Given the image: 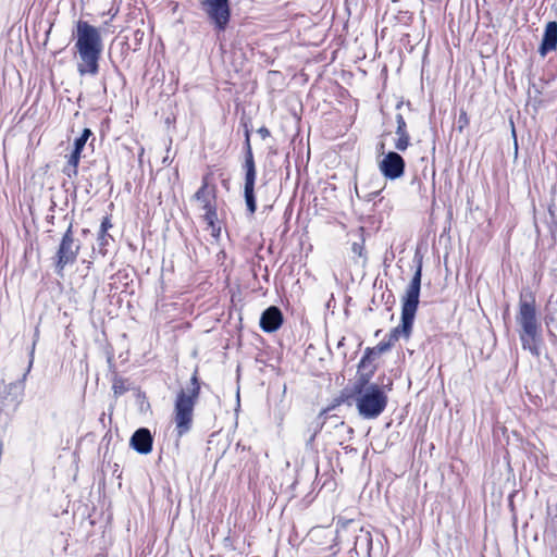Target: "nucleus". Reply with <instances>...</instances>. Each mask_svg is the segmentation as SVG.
I'll return each mask as SVG.
<instances>
[{"instance_id": "nucleus-21", "label": "nucleus", "mask_w": 557, "mask_h": 557, "mask_svg": "<svg viewBox=\"0 0 557 557\" xmlns=\"http://www.w3.org/2000/svg\"><path fill=\"white\" fill-rule=\"evenodd\" d=\"M351 250L358 255L359 257H361L363 255V245L360 244V243H354L352 246H351Z\"/></svg>"}, {"instance_id": "nucleus-22", "label": "nucleus", "mask_w": 557, "mask_h": 557, "mask_svg": "<svg viewBox=\"0 0 557 557\" xmlns=\"http://www.w3.org/2000/svg\"><path fill=\"white\" fill-rule=\"evenodd\" d=\"M322 532H324V530H323V529H321V528H313V529L310 531L309 535H310V537H311V539H315V537L320 536V534H321Z\"/></svg>"}, {"instance_id": "nucleus-2", "label": "nucleus", "mask_w": 557, "mask_h": 557, "mask_svg": "<svg viewBox=\"0 0 557 557\" xmlns=\"http://www.w3.org/2000/svg\"><path fill=\"white\" fill-rule=\"evenodd\" d=\"M74 38L78 74L96 76L99 72V60L103 49L99 29L86 21H78Z\"/></svg>"}, {"instance_id": "nucleus-25", "label": "nucleus", "mask_w": 557, "mask_h": 557, "mask_svg": "<svg viewBox=\"0 0 557 557\" xmlns=\"http://www.w3.org/2000/svg\"><path fill=\"white\" fill-rule=\"evenodd\" d=\"M512 135L516 137V131L512 128ZM515 146L517 147V140L515 139Z\"/></svg>"}, {"instance_id": "nucleus-5", "label": "nucleus", "mask_w": 557, "mask_h": 557, "mask_svg": "<svg viewBox=\"0 0 557 557\" xmlns=\"http://www.w3.org/2000/svg\"><path fill=\"white\" fill-rule=\"evenodd\" d=\"M367 380L354 387L352 397L361 417L374 419L379 417L387 405V396L377 384H367Z\"/></svg>"}, {"instance_id": "nucleus-15", "label": "nucleus", "mask_w": 557, "mask_h": 557, "mask_svg": "<svg viewBox=\"0 0 557 557\" xmlns=\"http://www.w3.org/2000/svg\"><path fill=\"white\" fill-rule=\"evenodd\" d=\"M205 210L203 219L208 224V227L211 230V235L218 237L221 231V227L218 223V216L214 208L211 206L209 208H202Z\"/></svg>"}, {"instance_id": "nucleus-14", "label": "nucleus", "mask_w": 557, "mask_h": 557, "mask_svg": "<svg viewBox=\"0 0 557 557\" xmlns=\"http://www.w3.org/2000/svg\"><path fill=\"white\" fill-rule=\"evenodd\" d=\"M82 153L77 151H72L67 157L66 164L63 168V173L70 177H76L78 173V163L81 160Z\"/></svg>"}, {"instance_id": "nucleus-10", "label": "nucleus", "mask_w": 557, "mask_h": 557, "mask_svg": "<svg viewBox=\"0 0 557 557\" xmlns=\"http://www.w3.org/2000/svg\"><path fill=\"white\" fill-rule=\"evenodd\" d=\"M557 49V22H548L545 26L542 42L539 47V53L541 57H545L547 53L553 52Z\"/></svg>"}, {"instance_id": "nucleus-18", "label": "nucleus", "mask_w": 557, "mask_h": 557, "mask_svg": "<svg viewBox=\"0 0 557 557\" xmlns=\"http://www.w3.org/2000/svg\"><path fill=\"white\" fill-rule=\"evenodd\" d=\"M112 227V223L110 221V219L108 216L103 218L102 222H101V226H100V237L99 239L101 240V243H106V234L108 232V230H110Z\"/></svg>"}, {"instance_id": "nucleus-19", "label": "nucleus", "mask_w": 557, "mask_h": 557, "mask_svg": "<svg viewBox=\"0 0 557 557\" xmlns=\"http://www.w3.org/2000/svg\"><path fill=\"white\" fill-rule=\"evenodd\" d=\"M396 123H397L396 134H408L407 125H406V122L401 114L396 115Z\"/></svg>"}, {"instance_id": "nucleus-11", "label": "nucleus", "mask_w": 557, "mask_h": 557, "mask_svg": "<svg viewBox=\"0 0 557 557\" xmlns=\"http://www.w3.org/2000/svg\"><path fill=\"white\" fill-rule=\"evenodd\" d=\"M283 322L282 312L276 307L268 308L261 315L260 326L265 332L276 331Z\"/></svg>"}, {"instance_id": "nucleus-9", "label": "nucleus", "mask_w": 557, "mask_h": 557, "mask_svg": "<svg viewBox=\"0 0 557 557\" xmlns=\"http://www.w3.org/2000/svg\"><path fill=\"white\" fill-rule=\"evenodd\" d=\"M245 200L249 212L252 214L256 211V200H255V180H256V168L253 162V157L250 148L248 149L246 160H245Z\"/></svg>"}, {"instance_id": "nucleus-8", "label": "nucleus", "mask_w": 557, "mask_h": 557, "mask_svg": "<svg viewBox=\"0 0 557 557\" xmlns=\"http://www.w3.org/2000/svg\"><path fill=\"white\" fill-rule=\"evenodd\" d=\"M79 251V245L75 242L72 235V228L69 227L64 234L57 257V268L62 271L65 265L73 263Z\"/></svg>"}, {"instance_id": "nucleus-17", "label": "nucleus", "mask_w": 557, "mask_h": 557, "mask_svg": "<svg viewBox=\"0 0 557 557\" xmlns=\"http://www.w3.org/2000/svg\"><path fill=\"white\" fill-rule=\"evenodd\" d=\"M396 135H397V139L395 141V148L399 151H405L410 144L409 134H396Z\"/></svg>"}, {"instance_id": "nucleus-3", "label": "nucleus", "mask_w": 557, "mask_h": 557, "mask_svg": "<svg viewBox=\"0 0 557 557\" xmlns=\"http://www.w3.org/2000/svg\"><path fill=\"white\" fill-rule=\"evenodd\" d=\"M516 321L520 326L519 337L523 349L539 356L542 333L537 320L536 301L532 293L520 294Z\"/></svg>"}, {"instance_id": "nucleus-6", "label": "nucleus", "mask_w": 557, "mask_h": 557, "mask_svg": "<svg viewBox=\"0 0 557 557\" xmlns=\"http://www.w3.org/2000/svg\"><path fill=\"white\" fill-rule=\"evenodd\" d=\"M381 150H384V144H381ZM377 166L382 175L392 181L401 177L405 172V161L395 151H388L387 153L382 151V159L377 162Z\"/></svg>"}, {"instance_id": "nucleus-23", "label": "nucleus", "mask_w": 557, "mask_h": 557, "mask_svg": "<svg viewBox=\"0 0 557 557\" xmlns=\"http://www.w3.org/2000/svg\"><path fill=\"white\" fill-rule=\"evenodd\" d=\"M258 134L263 138H268L270 136V131L267 127H260L258 129Z\"/></svg>"}, {"instance_id": "nucleus-12", "label": "nucleus", "mask_w": 557, "mask_h": 557, "mask_svg": "<svg viewBox=\"0 0 557 557\" xmlns=\"http://www.w3.org/2000/svg\"><path fill=\"white\" fill-rule=\"evenodd\" d=\"M131 446L139 454H149L152 449V436L149 430H137L131 437Z\"/></svg>"}, {"instance_id": "nucleus-1", "label": "nucleus", "mask_w": 557, "mask_h": 557, "mask_svg": "<svg viewBox=\"0 0 557 557\" xmlns=\"http://www.w3.org/2000/svg\"><path fill=\"white\" fill-rule=\"evenodd\" d=\"M421 265L418 267L410 284L408 285L401 301V324L395 327L388 335L387 342L379 343L373 349H368L359 363V368H364L370 360V355L374 351L382 354L387 351L401 336L408 338L411 334L414 315L419 305L421 288Z\"/></svg>"}, {"instance_id": "nucleus-16", "label": "nucleus", "mask_w": 557, "mask_h": 557, "mask_svg": "<svg viewBox=\"0 0 557 557\" xmlns=\"http://www.w3.org/2000/svg\"><path fill=\"white\" fill-rule=\"evenodd\" d=\"M91 136V131L89 128H85L82 133V135L75 139L74 141V151L81 152L83 151L86 141Z\"/></svg>"}, {"instance_id": "nucleus-24", "label": "nucleus", "mask_w": 557, "mask_h": 557, "mask_svg": "<svg viewBox=\"0 0 557 557\" xmlns=\"http://www.w3.org/2000/svg\"><path fill=\"white\" fill-rule=\"evenodd\" d=\"M459 123H462L460 127L468 124V116L466 112H461V114L459 115Z\"/></svg>"}, {"instance_id": "nucleus-13", "label": "nucleus", "mask_w": 557, "mask_h": 557, "mask_svg": "<svg viewBox=\"0 0 557 557\" xmlns=\"http://www.w3.org/2000/svg\"><path fill=\"white\" fill-rule=\"evenodd\" d=\"M213 188L208 185V177H203L202 186L195 194V199L200 203L201 208H209L212 206Z\"/></svg>"}, {"instance_id": "nucleus-4", "label": "nucleus", "mask_w": 557, "mask_h": 557, "mask_svg": "<svg viewBox=\"0 0 557 557\" xmlns=\"http://www.w3.org/2000/svg\"><path fill=\"white\" fill-rule=\"evenodd\" d=\"M200 394L197 371L190 379V385L180 391L174 403L173 422L178 437L188 433L193 426L194 408Z\"/></svg>"}, {"instance_id": "nucleus-7", "label": "nucleus", "mask_w": 557, "mask_h": 557, "mask_svg": "<svg viewBox=\"0 0 557 557\" xmlns=\"http://www.w3.org/2000/svg\"><path fill=\"white\" fill-rule=\"evenodd\" d=\"M202 7L219 30L225 29L230 21L228 0H203Z\"/></svg>"}, {"instance_id": "nucleus-20", "label": "nucleus", "mask_w": 557, "mask_h": 557, "mask_svg": "<svg viewBox=\"0 0 557 557\" xmlns=\"http://www.w3.org/2000/svg\"><path fill=\"white\" fill-rule=\"evenodd\" d=\"M113 391H114L115 395H119V394H122L125 392L124 383L121 379H114Z\"/></svg>"}]
</instances>
